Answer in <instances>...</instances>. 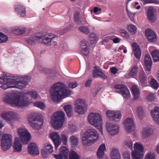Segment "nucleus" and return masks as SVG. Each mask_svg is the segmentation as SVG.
I'll use <instances>...</instances> for the list:
<instances>
[{
	"label": "nucleus",
	"instance_id": "nucleus-1",
	"mask_svg": "<svg viewBox=\"0 0 159 159\" xmlns=\"http://www.w3.org/2000/svg\"><path fill=\"white\" fill-rule=\"evenodd\" d=\"M10 77L15 78L17 76L6 73L2 77H0V88L4 89L9 88L22 89L28 84L30 80L29 76H19L15 79L10 78Z\"/></svg>",
	"mask_w": 159,
	"mask_h": 159
},
{
	"label": "nucleus",
	"instance_id": "nucleus-2",
	"mask_svg": "<svg viewBox=\"0 0 159 159\" xmlns=\"http://www.w3.org/2000/svg\"><path fill=\"white\" fill-rule=\"evenodd\" d=\"M49 94L52 100L58 102L61 99L69 96L71 91L68 88H65L64 84L59 82L52 85L49 90Z\"/></svg>",
	"mask_w": 159,
	"mask_h": 159
},
{
	"label": "nucleus",
	"instance_id": "nucleus-3",
	"mask_svg": "<svg viewBox=\"0 0 159 159\" xmlns=\"http://www.w3.org/2000/svg\"><path fill=\"white\" fill-rule=\"evenodd\" d=\"M3 100L6 103L19 107H25L29 103L28 98L21 96V93L17 91L7 93Z\"/></svg>",
	"mask_w": 159,
	"mask_h": 159
},
{
	"label": "nucleus",
	"instance_id": "nucleus-4",
	"mask_svg": "<svg viewBox=\"0 0 159 159\" xmlns=\"http://www.w3.org/2000/svg\"><path fill=\"white\" fill-rule=\"evenodd\" d=\"M99 134L97 131L93 129H87L83 134L82 143L85 145L90 146L98 139Z\"/></svg>",
	"mask_w": 159,
	"mask_h": 159
},
{
	"label": "nucleus",
	"instance_id": "nucleus-5",
	"mask_svg": "<svg viewBox=\"0 0 159 159\" xmlns=\"http://www.w3.org/2000/svg\"><path fill=\"white\" fill-rule=\"evenodd\" d=\"M28 120L30 126L35 129H40L43 124L42 115L38 113H34L29 114L28 117Z\"/></svg>",
	"mask_w": 159,
	"mask_h": 159
},
{
	"label": "nucleus",
	"instance_id": "nucleus-6",
	"mask_svg": "<svg viewBox=\"0 0 159 159\" xmlns=\"http://www.w3.org/2000/svg\"><path fill=\"white\" fill-rule=\"evenodd\" d=\"M88 120L90 124L97 127L102 134V116L99 113L91 112L89 113L88 117Z\"/></svg>",
	"mask_w": 159,
	"mask_h": 159
},
{
	"label": "nucleus",
	"instance_id": "nucleus-7",
	"mask_svg": "<svg viewBox=\"0 0 159 159\" xmlns=\"http://www.w3.org/2000/svg\"><path fill=\"white\" fill-rule=\"evenodd\" d=\"M64 119V112L62 111H59L53 114L52 117L51 123L55 129H58L62 126Z\"/></svg>",
	"mask_w": 159,
	"mask_h": 159
},
{
	"label": "nucleus",
	"instance_id": "nucleus-8",
	"mask_svg": "<svg viewBox=\"0 0 159 159\" xmlns=\"http://www.w3.org/2000/svg\"><path fill=\"white\" fill-rule=\"evenodd\" d=\"M12 141V138L11 134H6L2 135L1 141V147L3 151H6L11 148Z\"/></svg>",
	"mask_w": 159,
	"mask_h": 159
},
{
	"label": "nucleus",
	"instance_id": "nucleus-9",
	"mask_svg": "<svg viewBox=\"0 0 159 159\" xmlns=\"http://www.w3.org/2000/svg\"><path fill=\"white\" fill-rule=\"evenodd\" d=\"M134 151L132 152V157L133 159H142L143 156V147L142 145L138 143L134 145Z\"/></svg>",
	"mask_w": 159,
	"mask_h": 159
},
{
	"label": "nucleus",
	"instance_id": "nucleus-10",
	"mask_svg": "<svg viewBox=\"0 0 159 159\" xmlns=\"http://www.w3.org/2000/svg\"><path fill=\"white\" fill-rule=\"evenodd\" d=\"M75 111L80 114L84 113L87 109V105L85 100L81 99H77L75 104Z\"/></svg>",
	"mask_w": 159,
	"mask_h": 159
},
{
	"label": "nucleus",
	"instance_id": "nucleus-11",
	"mask_svg": "<svg viewBox=\"0 0 159 159\" xmlns=\"http://www.w3.org/2000/svg\"><path fill=\"white\" fill-rule=\"evenodd\" d=\"M1 116L8 122L12 123L18 118L19 115L14 111H4L1 114Z\"/></svg>",
	"mask_w": 159,
	"mask_h": 159
},
{
	"label": "nucleus",
	"instance_id": "nucleus-12",
	"mask_svg": "<svg viewBox=\"0 0 159 159\" xmlns=\"http://www.w3.org/2000/svg\"><path fill=\"white\" fill-rule=\"evenodd\" d=\"M17 132L23 143L24 144H27L31 138L30 134L24 128L18 129Z\"/></svg>",
	"mask_w": 159,
	"mask_h": 159
},
{
	"label": "nucleus",
	"instance_id": "nucleus-13",
	"mask_svg": "<svg viewBox=\"0 0 159 159\" xmlns=\"http://www.w3.org/2000/svg\"><path fill=\"white\" fill-rule=\"evenodd\" d=\"M40 40H42L43 43L47 45H51L53 44H56L57 40V38L56 36L51 34H48L45 36H39Z\"/></svg>",
	"mask_w": 159,
	"mask_h": 159
},
{
	"label": "nucleus",
	"instance_id": "nucleus-14",
	"mask_svg": "<svg viewBox=\"0 0 159 159\" xmlns=\"http://www.w3.org/2000/svg\"><path fill=\"white\" fill-rule=\"evenodd\" d=\"M107 130L110 134L111 135H114L118 133L119 126L117 125H112L107 122L106 125Z\"/></svg>",
	"mask_w": 159,
	"mask_h": 159
},
{
	"label": "nucleus",
	"instance_id": "nucleus-15",
	"mask_svg": "<svg viewBox=\"0 0 159 159\" xmlns=\"http://www.w3.org/2000/svg\"><path fill=\"white\" fill-rule=\"evenodd\" d=\"M106 115L110 120L118 121L119 119V114L118 111L108 110L106 112Z\"/></svg>",
	"mask_w": 159,
	"mask_h": 159
},
{
	"label": "nucleus",
	"instance_id": "nucleus-16",
	"mask_svg": "<svg viewBox=\"0 0 159 159\" xmlns=\"http://www.w3.org/2000/svg\"><path fill=\"white\" fill-rule=\"evenodd\" d=\"M16 12L20 17H24L26 16V9L22 5L19 4L16 5L14 7Z\"/></svg>",
	"mask_w": 159,
	"mask_h": 159
},
{
	"label": "nucleus",
	"instance_id": "nucleus-17",
	"mask_svg": "<svg viewBox=\"0 0 159 159\" xmlns=\"http://www.w3.org/2000/svg\"><path fill=\"white\" fill-rule=\"evenodd\" d=\"M28 151L31 155L34 156L39 153V151L37 145L33 143L30 144L28 146Z\"/></svg>",
	"mask_w": 159,
	"mask_h": 159
},
{
	"label": "nucleus",
	"instance_id": "nucleus-18",
	"mask_svg": "<svg viewBox=\"0 0 159 159\" xmlns=\"http://www.w3.org/2000/svg\"><path fill=\"white\" fill-rule=\"evenodd\" d=\"M125 129L127 132H131L134 129L133 120L131 118H127L124 122Z\"/></svg>",
	"mask_w": 159,
	"mask_h": 159
},
{
	"label": "nucleus",
	"instance_id": "nucleus-19",
	"mask_svg": "<svg viewBox=\"0 0 159 159\" xmlns=\"http://www.w3.org/2000/svg\"><path fill=\"white\" fill-rule=\"evenodd\" d=\"M145 34L149 41L153 42L156 41V36L155 32L151 29H148L146 30Z\"/></svg>",
	"mask_w": 159,
	"mask_h": 159
},
{
	"label": "nucleus",
	"instance_id": "nucleus-20",
	"mask_svg": "<svg viewBox=\"0 0 159 159\" xmlns=\"http://www.w3.org/2000/svg\"><path fill=\"white\" fill-rule=\"evenodd\" d=\"M50 137L53 142L55 148H57L61 143L59 135L57 133L53 132L50 134Z\"/></svg>",
	"mask_w": 159,
	"mask_h": 159
},
{
	"label": "nucleus",
	"instance_id": "nucleus-21",
	"mask_svg": "<svg viewBox=\"0 0 159 159\" xmlns=\"http://www.w3.org/2000/svg\"><path fill=\"white\" fill-rule=\"evenodd\" d=\"M132 47L133 48V51L135 56L138 59H140L141 52L139 46L137 43H133L132 44Z\"/></svg>",
	"mask_w": 159,
	"mask_h": 159
},
{
	"label": "nucleus",
	"instance_id": "nucleus-22",
	"mask_svg": "<svg viewBox=\"0 0 159 159\" xmlns=\"http://www.w3.org/2000/svg\"><path fill=\"white\" fill-rule=\"evenodd\" d=\"M92 74L93 76L95 78H100L104 79L107 78L106 75L96 66L94 67Z\"/></svg>",
	"mask_w": 159,
	"mask_h": 159
},
{
	"label": "nucleus",
	"instance_id": "nucleus-23",
	"mask_svg": "<svg viewBox=\"0 0 159 159\" xmlns=\"http://www.w3.org/2000/svg\"><path fill=\"white\" fill-rule=\"evenodd\" d=\"M40 38L36 34L31 35L28 39L26 40V43L29 45H33L35 43L40 41Z\"/></svg>",
	"mask_w": 159,
	"mask_h": 159
},
{
	"label": "nucleus",
	"instance_id": "nucleus-24",
	"mask_svg": "<svg viewBox=\"0 0 159 159\" xmlns=\"http://www.w3.org/2000/svg\"><path fill=\"white\" fill-rule=\"evenodd\" d=\"M120 92L126 100L130 98V95L129 90L124 85L120 84Z\"/></svg>",
	"mask_w": 159,
	"mask_h": 159
},
{
	"label": "nucleus",
	"instance_id": "nucleus-25",
	"mask_svg": "<svg viewBox=\"0 0 159 159\" xmlns=\"http://www.w3.org/2000/svg\"><path fill=\"white\" fill-rule=\"evenodd\" d=\"M151 114L155 121L159 125V107H154L151 111Z\"/></svg>",
	"mask_w": 159,
	"mask_h": 159
},
{
	"label": "nucleus",
	"instance_id": "nucleus-26",
	"mask_svg": "<svg viewBox=\"0 0 159 159\" xmlns=\"http://www.w3.org/2000/svg\"><path fill=\"white\" fill-rule=\"evenodd\" d=\"M145 64L146 68V70L150 71L152 64V61L149 55L146 54L145 57Z\"/></svg>",
	"mask_w": 159,
	"mask_h": 159
},
{
	"label": "nucleus",
	"instance_id": "nucleus-27",
	"mask_svg": "<svg viewBox=\"0 0 159 159\" xmlns=\"http://www.w3.org/2000/svg\"><path fill=\"white\" fill-rule=\"evenodd\" d=\"M106 149V146L105 144H102L99 146L97 152V155L98 159H102L104 155V151Z\"/></svg>",
	"mask_w": 159,
	"mask_h": 159
},
{
	"label": "nucleus",
	"instance_id": "nucleus-28",
	"mask_svg": "<svg viewBox=\"0 0 159 159\" xmlns=\"http://www.w3.org/2000/svg\"><path fill=\"white\" fill-rule=\"evenodd\" d=\"M22 144L18 138H16L13 145V151L15 152H19L21 150Z\"/></svg>",
	"mask_w": 159,
	"mask_h": 159
},
{
	"label": "nucleus",
	"instance_id": "nucleus-29",
	"mask_svg": "<svg viewBox=\"0 0 159 159\" xmlns=\"http://www.w3.org/2000/svg\"><path fill=\"white\" fill-rule=\"evenodd\" d=\"M26 30V28L22 26H16L12 28V31L13 33L19 35L23 34Z\"/></svg>",
	"mask_w": 159,
	"mask_h": 159
},
{
	"label": "nucleus",
	"instance_id": "nucleus-30",
	"mask_svg": "<svg viewBox=\"0 0 159 159\" xmlns=\"http://www.w3.org/2000/svg\"><path fill=\"white\" fill-rule=\"evenodd\" d=\"M152 129L149 126L144 127L143 128L142 134L144 138H147L151 135L152 134Z\"/></svg>",
	"mask_w": 159,
	"mask_h": 159
},
{
	"label": "nucleus",
	"instance_id": "nucleus-31",
	"mask_svg": "<svg viewBox=\"0 0 159 159\" xmlns=\"http://www.w3.org/2000/svg\"><path fill=\"white\" fill-rule=\"evenodd\" d=\"M155 11V9L151 7L149 8L147 10V13L148 18L152 22L155 21L154 16Z\"/></svg>",
	"mask_w": 159,
	"mask_h": 159
},
{
	"label": "nucleus",
	"instance_id": "nucleus-32",
	"mask_svg": "<svg viewBox=\"0 0 159 159\" xmlns=\"http://www.w3.org/2000/svg\"><path fill=\"white\" fill-rule=\"evenodd\" d=\"M139 80L142 85L143 86H145L147 83L146 80V75L143 71L140 72L139 73Z\"/></svg>",
	"mask_w": 159,
	"mask_h": 159
},
{
	"label": "nucleus",
	"instance_id": "nucleus-33",
	"mask_svg": "<svg viewBox=\"0 0 159 159\" xmlns=\"http://www.w3.org/2000/svg\"><path fill=\"white\" fill-rule=\"evenodd\" d=\"M64 109L68 117H70L72 116L73 115V110L71 105H65L64 107Z\"/></svg>",
	"mask_w": 159,
	"mask_h": 159
},
{
	"label": "nucleus",
	"instance_id": "nucleus-34",
	"mask_svg": "<svg viewBox=\"0 0 159 159\" xmlns=\"http://www.w3.org/2000/svg\"><path fill=\"white\" fill-rule=\"evenodd\" d=\"M111 159H119V150L116 148H112L111 152Z\"/></svg>",
	"mask_w": 159,
	"mask_h": 159
},
{
	"label": "nucleus",
	"instance_id": "nucleus-35",
	"mask_svg": "<svg viewBox=\"0 0 159 159\" xmlns=\"http://www.w3.org/2000/svg\"><path fill=\"white\" fill-rule=\"evenodd\" d=\"M131 92L132 93L135 100L139 98V89L136 85H133L131 88Z\"/></svg>",
	"mask_w": 159,
	"mask_h": 159
},
{
	"label": "nucleus",
	"instance_id": "nucleus-36",
	"mask_svg": "<svg viewBox=\"0 0 159 159\" xmlns=\"http://www.w3.org/2000/svg\"><path fill=\"white\" fill-rule=\"evenodd\" d=\"M60 152L63 156V159H68L67 157L69 150L66 147L64 146L62 147L60 149Z\"/></svg>",
	"mask_w": 159,
	"mask_h": 159
},
{
	"label": "nucleus",
	"instance_id": "nucleus-37",
	"mask_svg": "<svg viewBox=\"0 0 159 159\" xmlns=\"http://www.w3.org/2000/svg\"><path fill=\"white\" fill-rule=\"evenodd\" d=\"M109 40H112L115 43H117L119 42V39L115 36H110L106 37L104 38L103 41L107 42Z\"/></svg>",
	"mask_w": 159,
	"mask_h": 159
},
{
	"label": "nucleus",
	"instance_id": "nucleus-38",
	"mask_svg": "<svg viewBox=\"0 0 159 159\" xmlns=\"http://www.w3.org/2000/svg\"><path fill=\"white\" fill-rule=\"evenodd\" d=\"M151 54L154 62L159 61V50H154L151 52Z\"/></svg>",
	"mask_w": 159,
	"mask_h": 159
},
{
	"label": "nucleus",
	"instance_id": "nucleus-39",
	"mask_svg": "<svg viewBox=\"0 0 159 159\" xmlns=\"http://www.w3.org/2000/svg\"><path fill=\"white\" fill-rule=\"evenodd\" d=\"M138 71V67L137 66H134L131 69L129 73V75L131 77L135 76Z\"/></svg>",
	"mask_w": 159,
	"mask_h": 159
},
{
	"label": "nucleus",
	"instance_id": "nucleus-40",
	"mask_svg": "<svg viewBox=\"0 0 159 159\" xmlns=\"http://www.w3.org/2000/svg\"><path fill=\"white\" fill-rule=\"evenodd\" d=\"M70 140L72 146L75 147L78 145V140L76 137L72 136L70 138Z\"/></svg>",
	"mask_w": 159,
	"mask_h": 159
},
{
	"label": "nucleus",
	"instance_id": "nucleus-41",
	"mask_svg": "<svg viewBox=\"0 0 159 159\" xmlns=\"http://www.w3.org/2000/svg\"><path fill=\"white\" fill-rule=\"evenodd\" d=\"M136 113L139 118L141 120L144 116V112L142 108L141 107H138Z\"/></svg>",
	"mask_w": 159,
	"mask_h": 159
},
{
	"label": "nucleus",
	"instance_id": "nucleus-42",
	"mask_svg": "<svg viewBox=\"0 0 159 159\" xmlns=\"http://www.w3.org/2000/svg\"><path fill=\"white\" fill-rule=\"evenodd\" d=\"M123 144L125 148H129L130 149H132L133 143L132 140L130 139H129L124 141Z\"/></svg>",
	"mask_w": 159,
	"mask_h": 159
},
{
	"label": "nucleus",
	"instance_id": "nucleus-43",
	"mask_svg": "<svg viewBox=\"0 0 159 159\" xmlns=\"http://www.w3.org/2000/svg\"><path fill=\"white\" fill-rule=\"evenodd\" d=\"M89 37L91 45H93L96 43L98 39L95 34L93 33L91 34Z\"/></svg>",
	"mask_w": 159,
	"mask_h": 159
},
{
	"label": "nucleus",
	"instance_id": "nucleus-44",
	"mask_svg": "<svg viewBox=\"0 0 159 159\" xmlns=\"http://www.w3.org/2000/svg\"><path fill=\"white\" fill-rule=\"evenodd\" d=\"M69 156L70 159H80V157L75 151L71 150Z\"/></svg>",
	"mask_w": 159,
	"mask_h": 159
},
{
	"label": "nucleus",
	"instance_id": "nucleus-45",
	"mask_svg": "<svg viewBox=\"0 0 159 159\" xmlns=\"http://www.w3.org/2000/svg\"><path fill=\"white\" fill-rule=\"evenodd\" d=\"M128 29L129 32L132 34H135L137 31L136 27L132 25H129L128 26Z\"/></svg>",
	"mask_w": 159,
	"mask_h": 159
},
{
	"label": "nucleus",
	"instance_id": "nucleus-46",
	"mask_svg": "<svg viewBox=\"0 0 159 159\" xmlns=\"http://www.w3.org/2000/svg\"><path fill=\"white\" fill-rule=\"evenodd\" d=\"M152 87L155 89H157L158 87V84L157 80L154 78H152L150 83Z\"/></svg>",
	"mask_w": 159,
	"mask_h": 159
},
{
	"label": "nucleus",
	"instance_id": "nucleus-47",
	"mask_svg": "<svg viewBox=\"0 0 159 159\" xmlns=\"http://www.w3.org/2000/svg\"><path fill=\"white\" fill-rule=\"evenodd\" d=\"M8 39V38L6 35L0 32V43H5Z\"/></svg>",
	"mask_w": 159,
	"mask_h": 159
},
{
	"label": "nucleus",
	"instance_id": "nucleus-48",
	"mask_svg": "<svg viewBox=\"0 0 159 159\" xmlns=\"http://www.w3.org/2000/svg\"><path fill=\"white\" fill-rule=\"evenodd\" d=\"M34 106L38 107L41 109H43L45 108V105L43 102H37L34 103Z\"/></svg>",
	"mask_w": 159,
	"mask_h": 159
},
{
	"label": "nucleus",
	"instance_id": "nucleus-49",
	"mask_svg": "<svg viewBox=\"0 0 159 159\" xmlns=\"http://www.w3.org/2000/svg\"><path fill=\"white\" fill-rule=\"evenodd\" d=\"M26 94L30 95L33 98L35 99L38 97V94L35 91H29L26 93Z\"/></svg>",
	"mask_w": 159,
	"mask_h": 159
},
{
	"label": "nucleus",
	"instance_id": "nucleus-50",
	"mask_svg": "<svg viewBox=\"0 0 159 159\" xmlns=\"http://www.w3.org/2000/svg\"><path fill=\"white\" fill-rule=\"evenodd\" d=\"M52 152L50 151H48L44 149H42L41 151L42 155L44 158L48 157L49 155Z\"/></svg>",
	"mask_w": 159,
	"mask_h": 159
},
{
	"label": "nucleus",
	"instance_id": "nucleus-51",
	"mask_svg": "<svg viewBox=\"0 0 159 159\" xmlns=\"http://www.w3.org/2000/svg\"><path fill=\"white\" fill-rule=\"evenodd\" d=\"M79 29L80 31L86 34L89 32V28L85 26H81L79 27Z\"/></svg>",
	"mask_w": 159,
	"mask_h": 159
},
{
	"label": "nucleus",
	"instance_id": "nucleus-52",
	"mask_svg": "<svg viewBox=\"0 0 159 159\" xmlns=\"http://www.w3.org/2000/svg\"><path fill=\"white\" fill-rule=\"evenodd\" d=\"M68 137L64 134H62L61 136V140L63 144L66 145L67 143Z\"/></svg>",
	"mask_w": 159,
	"mask_h": 159
},
{
	"label": "nucleus",
	"instance_id": "nucleus-53",
	"mask_svg": "<svg viewBox=\"0 0 159 159\" xmlns=\"http://www.w3.org/2000/svg\"><path fill=\"white\" fill-rule=\"evenodd\" d=\"M82 50H81L82 53L85 56H87L89 53V49L87 47L82 48Z\"/></svg>",
	"mask_w": 159,
	"mask_h": 159
},
{
	"label": "nucleus",
	"instance_id": "nucleus-54",
	"mask_svg": "<svg viewBox=\"0 0 159 159\" xmlns=\"http://www.w3.org/2000/svg\"><path fill=\"white\" fill-rule=\"evenodd\" d=\"M45 148L44 149L47 151H49L52 152H53V147L52 145L49 144H46L44 146Z\"/></svg>",
	"mask_w": 159,
	"mask_h": 159
},
{
	"label": "nucleus",
	"instance_id": "nucleus-55",
	"mask_svg": "<svg viewBox=\"0 0 159 159\" xmlns=\"http://www.w3.org/2000/svg\"><path fill=\"white\" fill-rule=\"evenodd\" d=\"M155 158V154L150 152L146 156L145 159H154Z\"/></svg>",
	"mask_w": 159,
	"mask_h": 159
},
{
	"label": "nucleus",
	"instance_id": "nucleus-56",
	"mask_svg": "<svg viewBox=\"0 0 159 159\" xmlns=\"http://www.w3.org/2000/svg\"><path fill=\"white\" fill-rule=\"evenodd\" d=\"M154 96L153 93H150L147 97V99L148 101L152 102L154 100Z\"/></svg>",
	"mask_w": 159,
	"mask_h": 159
},
{
	"label": "nucleus",
	"instance_id": "nucleus-57",
	"mask_svg": "<svg viewBox=\"0 0 159 159\" xmlns=\"http://www.w3.org/2000/svg\"><path fill=\"white\" fill-rule=\"evenodd\" d=\"M37 67L39 70L40 71H44L46 73H50V72H49V71H50V70L47 68L43 69L42 68V67L39 65L37 66Z\"/></svg>",
	"mask_w": 159,
	"mask_h": 159
},
{
	"label": "nucleus",
	"instance_id": "nucleus-58",
	"mask_svg": "<svg viewBox=\"0 0 159 159\" xmlns=\"http://www.w3.org/2000/svg\"><path fill=\"white\" fill-rule=\"evenodd\" d=\"M120 33H121V35L123 37H125L126 38L129 37L128 33L125 30H120Z\"/></svg>",
	"mask_w": 159,
	"mask_h": 159
},
{
	"label": "nucleus",
	"instance_id": "nucleus-59",
	"mask_svg": "<svg viewBox=\"0 0 159 159\" xmlns=\"http://www.w3.org/2000/svg\"><path fill=\"white\" fill-rule=\"evenodd\" d=\"M123 156L124 159H130L129 152H124L123 153Z\"/></svg>",
	"mask_w": 159,
	"mask_h": 159
},
{
	"label": "nucleus",
	"instance_id": "nucleus-60",
	"mask_svg": "<svg viewBox=\"0 0 159 159\" xmlns=\"http://www.w3.org/2000/svg\"><path fill=\"white\" fill-rule=\"evenodd\" d=\"M52 155L56 159H62L63 157V156L60 153L58 154H53Z\"/></svg>",
	"mask_w": 159,
	"mask_h": 159
},
{
	"label": "nucleus",
	"instance_id": "nucleus-61",
	"mask_svg": "<svg viewBox=\"0 0 159 159\" xmlns=\"http://www.w3.org/2000/svg\"><path fill=\"white\" fill-rule=\"evenodd\" d=\"M77 86V84L76 82H71L69 84V87L72 89L75 88Z\"/></svg>",
	"mask_w": 159,
	"mask_h": 159
},
{
	"label": "nucleus",
	"instance_id": "nucleus-62",
	"mask_svg": "<svg viewBox=\"0 0 159 159\" xmlns=\"http://www.w3.org/2000/svg\"><path fill=\"white\" fill-rule=\"evenodd\" d=\"M80 13L78 12H76L75 14V21H78L79 20Z\"/></svg>",
	"mask_w": 159,
	"mask_h": 159
},
{
	"label": "nucleus",
	"instance_id": "nucleus-63",
	"mask_svg": "<svg viewBox=\"0 0 159 159\" xmlns=\"http://www.w3.org/2000/svg\"><path fill=\"white\" fill-rule=\"evenodd\" d=\"M110 70L111 73L113 74H116L118 71L117 68L115 67H111L110 68Z\"/></svg>",
	"mask_w": 159,
	"mask_h": 159
},
{
	"label": "nucleus",
	"instance_id": "nucleus-64",
	"mask_svg": "<svg viewBox=\"0 0 159 159\" xmlns=\"http://www.w3.org/2000/svg\"><path fill=\"white\" fill-rule=\"evenodd\" d=\"M87 42L85 40H83L82 41L80 42V46L81 48H84V46H86L87 44Z\"/></svg>",
	"mask_w": 159,
	"mask_h": 159
}]
</instances>
